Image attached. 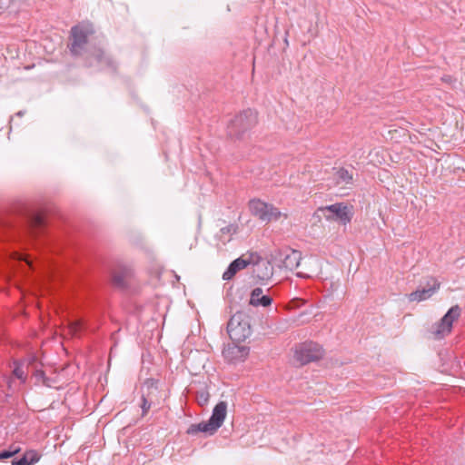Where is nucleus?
I'll use <instances>...</instances> for the list:
<instances>
[{"label": "nucleus", "mask_w": 465, "mask_h": 465, "mask_svg": "<svg viewBox=\"0 0 465 465\" xmlns=\"http://www.w3.org/2000/svg\"><path fill=\"white\" fill-rule=\"evenodd\" d=\"M440 288V282L435 278H430L426 287L417 289L409 294L411 302H421L430 298Z\"/></svg>", "instance_id": "obj_8"}, {"label": "nucleus", "mask_w": 465, "mask_h": 465, "mask_svg": "<svg viewBox=\"0 0 465 465\" xmlns=\"http://www.w3.org/2000/svg\"><path fill=\"white\" fill-rule=\"evenodd\" d=\"M249 209L253 216L265 223L277 221L282 216V213L278 208L260 199H252L249 202Z\"/></svg>", "instance_id": "obj_6"}, {"label": "nucleus", "mask_w": 465, "mask_h": 465, "mask_svg": "<svg viewBox=\"0 0 465 465\" xmlns=\"http://www.w3.org/2000/svg\"><path fill=\"white\" fill-rule=\"evenodd\" d=\"M261 266H264L267 272L262 273V274L257 273L258 278L261 279V280L269 279L272 275V269L270 271H268L269 263L268 262L267 263L266 262H262V263H258L257 264L258 268H260Z\"/></svg>", "instance_id": "obj_22"}, {"label": "nucleus", "mask_w": 465, "mask_h": 465, "mask_svg": "<svg viewBox=\"0 0 465 465\" xmlns=\"http://www.w3.org/2000/svg\"><path fill=\"white\" fill-rule=\"evenodd\" d=\"M92 58H94V60L95 61L97 65L100 66L101 69L109 68L115 70L116 68L114 60L109 55H107L102 49H95L92 54Z\"/></svg>", "instance_id": "obj_14"}, {"label": "nucleus", "mask_w": 465, "mask_h": 465, "mask_svg": "<svg viewBox=\"0 0 465 465\" xmlns=\"http://www.w3.org/2000/svg\"><path fill=\"white\" fill-rule=\"evenodd\" d=\"M257 124V114L252 109H247L237 114L228 125V134L237 139Z\"/></svg>", "instance_id": "obj_3"}, {"label": "nucleus", "mask_w": 465, "mask_h": 465, "mask_svg": "<svg viewBox=\"0 0 465 465\" xmlns=\"http://www.w3.org/2000/svg\"><path fill=\"white\" fill-rule=\"evenodd\" d=\"M236 232H237V226L234 224H229L225 227H223L220 230V232L222 235H223V234L232 235V234L236 233Z\"/></svg>", "instance_id": "obj_23"}, {"label": "nucleus", "mask_w": 465, "mask_h": 465, "mask_svg": "<svg viewBox=\"0 0 465 465\" xmlns=\"http://www.w3.org/2000/svg\"><path fill=\"white\" fill-rule=\"evenodd\" d=\"M41 455L35 450H29L25 452L22 458L14 459L12 465H35L40 460Z\"/></svg>", "instance_id": "obj_15"}, {"label": "nucleus", "mask_w": 465, "mask_h": 465, "mask_svg": "<svg viewBox=\"0 0 465 465\" xmlns=\"http://www.w3.org/2000/svg\"><path fill=\"white\" fill-rule=\"evenodd\" d=\"M35 361V356H31L28 359H25V360H15V361H14V370H13L14 375L17 379L21 380L23 382L25 381V380H26V373L25 372L23 367H24V365L25 363L31 364Z\"/></svg>", "instance_id": "obj_16"}, {"label": "nucleus", "mask_w": 465, "mask_h": 465, "mask_svg": "<svg viewBox=\"0 0 465 465\" xmlns=\"http://www.w3.org/2000/svg\"><path fill=\"white\" fill-rule=\"evenodd\" d=\"M7 450V452H12L10 454V458H12L20 451V448L15 445H10L8 450Z\"/></svg>", "instance_id": "obj_25"}, {"label": "nucleus", "mask_w": 465, "mask_h": 465, "mask_svg": "<svg viewBox=\"0 0 465 465\" xmlns=\"http://www.w3.org/2000/svg\"><path fill=\"white\" fill-rule=\"evenodd\" d=\"M227 332L232 341H244L252 334L249 315L243 312L234 313L228 322Z\"/></svg>", "instance_id": "obj_2"}, {"label": "nucleus", "mask_w": 465, "mask_h": 465, "mask_svg": "<svg viewBox=\"0 0 465 465\" xmlns=\"http://www.w3.org/2000/svg\"><path fill=\"white\" fill-rule=\"evenodd\" d=\"M45 224V218L40 214H34L29 221V232L32 236L38 233V231L44 228Z\"/></svg>", "instance_id": "obj_17"}, {"label": "nucleus", "mask_w": 465, "mask_h": 465, "mask_svg": "<svg viewBox=\"0 0 465 465\" xmlns=\"http://www.w3.org/2000/svg\"><path fill=\"white\" fill-rule=\"evenodd\" d=\"M324 355L323 348L313 341H306L299 344L294 351V359L301 365L321 360Z\"/></svg>", "instance_id": "obj_5"}, {"label": "nucleus", "mask_w": 465, "mask_h": 465, "mask_svg": "<svg viewBox=\"0 0 465 465\" xmlns=\"http://www.w3.org/2000/svg\"><path fill=\"white\" fill-rule=\"evenodd\" d=\"M217 430L216 427L208 420L207 421H202L197 424H191L186 433L189 435H196L199 432H203L206 435H213Z\"/></svg>", "instance_id": "obj_12"}, {"label": "nucleus", "mask_w": 465, "mask_h": 465, "mask_svg": "<svg viewBox=\"0 0 465 465\" xmlns=\"http://www.w3.org/2000/svg\"><path fill=\"white\" fill-rule=\"evenodd\" d=\"M12 452H7V450H4L0 451V460H5L10 458V454Z\"/></svg>", "instance_id": "obj_27"}, {"label": "nucleus", "mask_w": 465, "mask_h": 465, "mask_svg": "<svg viewBox=\"0 0 465 465\" xmlns=\"http://www.w3.org/2000/svg\"><path fill=\"white\" fill-rule=\"evenodd\" d=\"M263 291L262 288H254L251 292L250 304L252 306H270L272 302V298L268 295L262 294Z\"/></svg>", "instance_id": "obj_13"}, {"label": "nucleus", "mask_w": 465, "mask_h": 465, "mask_svg": "<svg viewBox=\"0 0 465 465\" xmlns=\"http://www.w3.org/2000/svg\"><path fill=\"white\" fill-rule=\"evenodd\" d=\"M441 80L449 84H453L456 82V79L453 78L451 75L446 74L441 77Z\"/></svg>", "instance_id": "obj_26"}, {"label": "nucleus", "mask_w": 465, "mask_h": 465, "mask_svg": "<svg viewBox=\"0 0 465 465\" xmlns=\"http://www.w3.org/2000/svg\"><path fill=\"white\" fill-rule=\"evenodd\" d=\"M156 391V388H153V389L148 388V392L146 394L145 393L142 394L140 407L142 409V416L143 417L148 413L149 410L152 407L153 394V391Z\"/></svg>", "instance_id": "obj_18"}, {"label": "nucleus", "mask_w": 465, "mask_h": 465, "mask_svg": "<svg viewBox=\"0 0 465 465\" xmlns=\"http://www.w3.org/2000/svg\"><path fill=\"white\" fill-rule=\"evenodd\" d=\"M337 178L340 182H343L345 183H350L352 182V175L349 173L348 170L344 168H340L337 173Z\"/></svg>", "instance_id": "obj_20"}, {"label": "nucleus", "mask_w": 465, "mask_h": 465, "mask_svg": "<svg viewBox=\"0 0 465 465\" xmlns=\"http://www.w3.org/2000/svg\"><path fill=\"white\" fill-rule=\"evenodd\" d=\"M282 267L292 271L296 269L302 260V254L299 251L289 250L282 253Z\"/></svg>", "instance_id": "obj_9"}, {"label": "nucleus", "mask_w": 465, "mask_h": 465, "mask_svg": "<svg viewBox=\"0 0 465 465\" xmlns=\"http://www.w3.org/2000/svg\"><path fill=\"white\" fill-rule=\"evenodd\" d=\"M226 414H227V402L220 401L213 408L212 415L209 420L218 430L223 425V423L226 418Z\"/></svg>", "instance_id": "obj_11"}, {"label": "nucleus", "mask_w": 465, "mask_h": 465, "mask_svg": "<svg viewBox=\"0 0 465 465\" xmlns=\"http://www.w3.org/2000/svg\"><path fill=\"white\" fill-rule=\"evenodd\" d=\"M7 6V4L5 0H0V13Z\"/></svg>", "instance_id": "obj_28"}, {"label": "nucleus", "mask_w": 465, "mask_h": 465, "mask_svg": "<svg viewBox=\"0 0 465 465\" xmlns=\"http://www.w3.org/2000/svg\"><path fill=\"white\" fill-rule=\"evenodd\" d=\"M127 275L126 270H122L119 272H114L112 274V282L113 284L116 287L123 288L125 286V278Z\"/></svg>", "instance_id": "obj_19"}, {"label": "nucleus", "mask_w": 465, "mask_h": 465, "mask_svg": "<svg viewBox=\"0 0 465 465\" xmlns=\"http://www.w3.org/2000/svg\"><path fill=\"white\" fill-rule=\"evenodd\" d=\"M87 63H88V65H89V66L93 65V62L88 61Z\"/></svg>", "instance_id": "obj_30"}, {"label": "nucleus", "mask_w": 465, "mask_h": 465, "mask_svg": "<svg viewBox=\"0 0 465 465\" xmlns=\"http://www.w3.org/2000/svg\"><path fill=\"white\" fill-rule=\"evenodd\" d=\"M251 263L250 260L239 257L232 261L226 271L223 274V280L229 281L234 277V275L241 270L246 268Z\"/></svg>", "instance_id": "obj_10"}, {"label": "nucleus", "mask_w": 465, "mask_h": 465, "mask_svg": "<svg viewBox=\"0 0 465 465\" xmlns=\"http://www.w3.org/2000/svg\"><path fill=\"white\" fill-rule=\"evenodd\" d=\"M461 314V308L454 305L449 309L445 315L430 330V333L434 340H441L448 336L452 330L453 322L457 321Z\"/></svg>", "instance_id": "obj_4"}, {"label": "nucleus", "mask_w": 465, "mask_h": 465, "mask_svg": "<svg viewBox=\"0 0 465 465\" xmlns=\"http://www.w3.org/2000/svg\"><path fill=\"white\" fill-rule=\"evenodd\" d=\"M94 34V28L89 22H82L70 30L68 49L74 57L82 56L87 51L88 39Z\"/></svg>", "instance_id": "obj_1"}, {"label": "nucleus", "mask_w": 465, "mask_h": 465, "mask_svg": "<svg viewBox=\"0 0 465 465\" xmlns=\"http://www.w3.org/2000/svg\"><path fill=\"white\" fill-rule=\"evenodd\" d=\"M209 393L207 391H200L197 393V401L200 405H205L209 401Z\"/></svg>", "instance_id": "obj_24"}, {"label": "nucleus", "mask_w": 465, "mask_h": 465, "mask_svg": "<svg viewBox=\"0 0 465 465\" xmlns=\"http://www.w3.org/2000/svg\"><path fill=\"white\" fill-rule=\"evenodd\" d=\"M319 211L323 213L327 220H339L343 224L350 223L352 216L350 208L343 203L321 207Z\"/></svg>", "instance_id": "obj_7"}, {"label": "nucleus", "mask_w": 465, "mask_h": 465, "mask_svg": "<svg viewBox=\"0 0 465 465\" xmlns=\"http://www.w3.org/2000/svg\"><path fill=\"white\" fill-rule=\"evenodd\" d=\"M25 113V111H19L16 113V115L19 117H22V116H24Z\"/></svg>", "instance_id": "obj_29"}, {"label": "nucleus", "mask_w": 465, "mask_h": 465, "mask_svg": "<svg viewBox=\"0 0 465 465\" xmlns=\"http://www.w3.org/2000/svg\"><path fill=\"white\" fill-rule=\"evenodd\" d=\"M84 327V322L82 320H74L69 322V329L72 334H77Z\"/></svg>", "instance_id": "obj_21"}]
</instances>
